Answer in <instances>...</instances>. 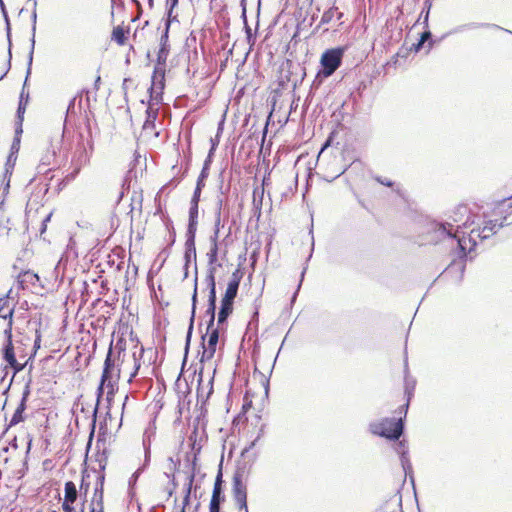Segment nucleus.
I'll use <instances>...</instances> for the list:
<instances>
[{
  "label": "nucleus",
  "mask_w": 512,
  "mask_h": 512,
  "mask_svg": "<svg viewBox=\"0 0 512 512\" xmlns=\"http://www.w3.org/2000/svg\"><path fill=\"white\" fill-rule=\"evenodd\" d=\"M56 156L55 150L47 151L40 160L39 165L37 166L38 174H46L51 170L50 166L53 163Z\"/></svg>",
  "instance_id": "obj_18"
},
{
  "label": "nucleus",
  "mask_w": 512,
  "mask_h": 512,
  "mask_svg": "<svg viewBox=\"0 0 512 512\" xmlns=\"http://www.w3.org/2000/svg\"><path fill=\"white\" fill-rule=\"evenodd\" d=\"M241 5H242V17L244 18V20H246V7L244 4V0L241 1Z\"/></svg>",
  "instance_id": "obj_51"
},
{
  "label": "nucleus",
  "mask_w": 512,
  "mask_h": 512,
  "mask_svg": "<svg viewBox=\"0 0 512 512\" xmlns=\"http://www.w3.org/2000/svg\"><path fill=\"white\" fill-rule=\"evenodd\" d=\"M218 250V246L211 245L209 251L206 254L208 259V274L206 277V281L208 284L215 283V273L217 270V266H221L220 264H217Z\"/></svg>",
  "instance_id": "obj_13"
},
{
  "label": "nucleus",
  "mask_w": 512,
  "mask_h": 512,
  "mask_svg": "<svg viewBox=\"0 0 512 512\" xmlns=\"http://www.w3.org/2000/svg\"><path fill=\"white\" fill-rule=\"evenodd\" d=\"M470 27H472V28L487 27V28H492V29H496V30H503V28H501L500 26H498L496 24H475L474 23V24H471ZM504 31L512 34V32L509 30L504 29Z\"/></svg>",
  "instance_id": "obj_33"
},
{
  "label": "nucleus",
  "mask_w": 512,
  "mask_h": 512,
  "mask_svg": "<svg viewBox=\"0 0 512 512\" xmlns=\"http://www.w3.org/2000/svg\"><path fill=\"white\" fill-rule=\"evenodd\" d=\"M0 7H1V11L3 13L5 22H6L8 40L10 41V30H11L10 29V21H9L8 13L6 11L5 4H4L3 0H0Z\"/></svg>",
  "instance_id": "obj_31"
},
{
  "label": "nucleus",
  "mask_w": 512,
  "mask_h": 512,
  "mask_svg": "<svg viewBox=\"0 0 512 512\" xmlns=\"http://www.w3.org/2000/svg\"><path fill=\"white\" fill-rule=\"evenodd\" d=\"M209 286V299H208V308L206 310V315L209 316V328L214 326L215 320V310H216V283L208 284Z\"/></svg>",
  "instance_id": "obj_16"
},
{
  "label": "nucleus",
  "mask_w": 512,
  "mask_h": 512,
  "mask_svg": "<svg viewBox=\"0 0 512 512\" xmlns=\"http://www.w3.org/2000/svg\"><path fill=\"white\" fill-rule=\"evenodd\" d=\"M210 158H211V155L209 154L208 158L205 160V163H204V167H206V171L208 170V167H209V164L211 161Z\"/></svg>",
  "instance_id": "obj_55"
},
{
  "label": "nucleus",
  "mask_w": 512,
  "mask_h": 512,
  "mask_svg": "<svg viewBox=\"0 0 512 512\" xmlns=\"http://www.w3.org/2000/svg\"><path fill=\"white\" fill-rule=\"evenodd\" d=\"M13 369V376L22 371L25 368L26 363L20 364L17 359H15L14 364H8Z\"/></svg>",
  "instance_id": "obj_35"
},
{
  "label": "nucleus",
  "mask_w": 512,
  "mask_h": 512,
  "mask_svg": "<svg viewBox=\"0 0 512 512\" xmlns=\"http://www.w3.org/2000/svg\"><path fill=\"white\" fill-rule=\"evenodd\" d=\"M113 40H115L119 45H124L125 43V32L124 29L120 26L114 28L112 34Z\"/></svg>",
  "instance_id": "obj_28"
},
{
  "label": "nucleus",
  "mask_w": 512,
  "mask_h": 512,
  "mask_svg": "<svg viewBox=\"0 0 512 512\" xmlns=\"http://www.w3.org/2000/svg\"><path fill=\"white\" fill-rule=\"evenodd\" d=\"M165 87V66H155L152 75V84L149 89L152 101L158 103L162 99V92Z\"/></svg>",
  "instance_id": "obj_7"
},
{
  "label": "nucleus",
  "mask_w": 512,
  "mask_h": 512,
  "mask_svg": "<svg viewBox=\"0 0 512 512\" xmlns=\"http://www.w3.org/2000/svg\"><path fill=\"white\" fill-rule=\"evenodd\" d=\"M452 222H433L430 225V231L433 233L432 240L435 242L449 240L456 243L459 249L460 257L466 256V237L465 232L461 230V226L457 225L454 229L455 223L459 222L458 218H452Z\"/></svg>",
  "instance_id": "obj_1"
},
{
  "label": "nucleus",
  "mask_w": 512,
  "mask_h": 512,
  "mask_svg": "<svg viewBox=\"0 0 512 512\" xmlns=\"http://www.w3.org/2000/svg\"><path fill=\"white\" fill-rule=\"evenodd\" d=\"M208 340L207 343L203 342V352L200 358V361L203 363L205 361L211 360L216 352V346L219 341V330L214 326L212 328L207 327ZM202 340L205 341V336H202Z\"/></svg>",
  "instance_id": "obj_8"
},
{
  "label": "nucleus",
  "mask_w": 512,
  "mask_h": 512,
  "mask_svg": "<svg viewBox=\"0 0 512 512\" xmlns=\"http://www.w3.org/2000/svg\"><path fill=\"white\" fill-rule=\"evenodd\" d=\"M432 37V34L430 31H425L421 34V37L419 39V41L416 43V44H413V47L412 49L415 51V52H418L420 51V49L423 47L424 43L428 40H430Z\"/></svg>",
  "instance_id": "obj_29"
},
{
  "label": "nucleus",
  "mask_w": 512,
  "mask_h": 512,
  "mask_svg": "<svg viewBox=\"0 0 512 512\" xmlns=\"http://www.w3.org/2000/svg\"><path fill=\"white\" fill-rule=\"evenodd\" d=\"M203 187H200V185H196L191 202L190 203H196L199 204L201 191Z\"/></svg>",
  "instance_id": "obj_34"
},
{
  "label": "nucleus",
  "mask_w": 512,
  "mask_h": 512,
  "mask_svg": "<svg viewBox=\"0 0 512 512\" xmlns=\"http://www.w3.org/2000/svg\"><path fill=\"white\" fill-rule=\"evenodd\" d=\"M13 314V307H9L6 303L0 306V318L7 320V323L11 321V327L13 326Z\"/></svg>",
  "instance_id": "obj_26"
},
{
  "label": "nucleus",
  "mask_w": 512,
  "mask_h": 512,
  "mask_svg": "<svg viewBox=\"0 0 512 512\" xmlns=\"http://www.w3.org/2000/svg\"><path fill=\"white\" fill-rule=\"evenodd\" d=\"M215 146H216V142H213L212 143V147H211L210 152H209L210 155H212L213 151L215 150Z\"/></svg>",
  "instance_id": "obj_61"
},
{
  "label": "nucleus",
  "mask_w": 512,
  "mask_h": 512,
  "mask_svg": "<svg viewBox=\"0 0 512 512\" xmlns=\"http://www.w3.org/2000/svg\"><path fill=\"white\" fill-rule=\"evenodd\" d=\"M208 176V172H206V167H203L198 179H197V183L196 185H200V187H204L205 186V179L207 178Z\"/></svg>",
  "instance_id": "obj_37"
},
{
  "label": "nucleus",
  "mask_w": 512,
  "mask_h": 512,
  "mask_svg": "<svg viewBox=\"0 0 512 512\" xmlns=\"http://www.w3.org/2000/svg\"><path fill=\"white\" fill-rule=\"evenodd\" d=\"M223 225L221 224V216H219V212H215V225H214V231L220 232V228Z\"/></svg>",
  "instance_id": "obj_43"
},
{
  "label": "nucleus",
  "mask_w": 512,
  "mask_h": 512,
  "mask_svg": "<svg viewBox=\"0 0 512 512\" xmlns=\"http://www.w3.org/2000/svg\"><path fill=\"white\" fill-rule=\"evenodd\" d=\"M219 236H220V232H218V231H213V234L210 236V244H211V245L218 246V239H219Z\"/></svg>",
  "instance_id": "obj_45"
},
{
  "label": "nucleus",
  "mask_w": 512,
  "mask_h": 512,
  "mask_svg": "<svg viewBox=\"0 0 512 512\" xmlns=\"http://www.w3.org/2000/svg\"><path fill=\"white\" fill-rule=\"evenodd\" d=\"M414 386H415L414 381H409L408 379H406L405 389H406V393L408 395V401L410 400L411 393H412L411 391L414 389Z\"/></svg>",
  "instance_id": "obj_40"
},
{
  "label": "nucleus",
  "mask_w": 512,
  "mask_h": 512,
  "mask_svg": "<svg viewBox=\"0 0 512 512\" xmlns=\"http://www.w3.org/2000/svg\"><path fill=\"white\" fill-rule=\"evenodd\" d=\"M25 110H26V104L23 102V93H22L20 101H19L18 109H17V117L20 122L23 121V115L25 113Z\"/></svg>",
  "instance_id": "obj_32"
},
{
  "label": "nucleus",
  "mask_w": 512,
  "mask_h": 512,
  "mask_svg": "<svg viewBox=\"0 0 512 512\" xmlns=\"http://www.w3.org/2000/svg\"><path fill=\"white\" fill-rule=\"evenodd\" d=\"M222 205H223V200H222V198L219 197L217 199L216 208H215V212H219V216H221Z\"/></svg>",
  "instance_id": "obj_48"
},
{
  "label": "nucleus",
  "mask_w": 512,
  "mask_h": 512,
  "mask_svg": "<svg viewBox=\"0 0 512 512\" xmlns=\"http://www.w3.org/2000/svg\"><path fill=\"white\" fill-rule=\"evenodd\" d=\"M369 431L390 440H398L403 433V422L401 419L384 418L380 421L371 422Z\"/></svg>",
  "instance_id": "obj_3"
},
{
  "label": "nucleus",
  "mask_w": 512,
  "mask_h": 512,
  "mask_svg": "<svg viewBox=\"0 0 512 512\" xmlns=\"http://www.w3.org/2000/svg\"><path fill=\"white\" fill-rule=\"evenodd\" d=\"M143 352H144V349L141 347L139 350V357L137 356V352H134L132 355L133 371L130 373L129 382L132 380V378H134L137 375V373L141 367L140 358L142 357Z\"/></svg>",
  "instance_id": "obj_25"
},
{
  "label": "nucleus",
  "mask_w": 512,
  "mask_h": 512,
  "mask_svg": "<svg viewBox=\"0 0 512 512\" xmlns=\"http://www.w3.org/2000/svg\"><path fill=\"white\" fill-rule=\"evenodd\" d=\"M51 217H52V213L50 212L49 214H47L45 216V218L42 220V225H41V228H40V235L42 236L45 231H46V228H47V223L51 220Z\"/></svg>",
  "instance_id": "obj_39"
},
{
  "label": "nucleus",
  "mask_w": 512,
  "mask_h": 512,
  "mask_svg": "<svg viewBox=\"0 0 512 512\" xmlns=\"http://www.w3.org/2000/svg\"><path fill=\"white\" fill-rule=\"evenodd\" d=\"M458 211H459V212H462V211H463L464 213H466V212H467V225H468V224H469V219H470V217H469V210H468V208H466L465 206H461V207H459V208H458Z\"/></svg>",
  "instance_id": "obj_50"
},
{
  "label": "nucleus",
  "mask_w": 512,
  "mask_h": 512,
  "mask_svg": "<svg viewBox=\"0 0 512 512\" xmlns=\"http://www.w3.org/2000/svg\"><path fill=\"white\" fill-rule=\"evenodd\" d=\"M375 180L378 183L382 184V185H385V186H388V187H392L393 186V182L391 180L387 179V178H382L380 176H377V177H375Z\"/></svg>",
  "instance_id": "obj_41"
},
{
  "label": "nucleus",
  "mask_w": 512,
  "mask_h": 512,
  "mask_svg": "<svg viewBox=\"0 0 512 512\" xmlns=\"http://www.w3.org/2000/svg\"><path fill=\"white\" fill-rule=\"evenodd\" d=\"M77 497L78 492L76 485L72 481L66 482L64 489V501L62 504V509L64 512H75L73 503L77 500Z\"/></svg>",
  "instance_id": "obj_11"
},
{
  "label": "nucleus",
  "mask_w": 512,
  "mask_h": 512,
  "mask_svg": "<svg viewBox=\"0 0 512 512\" xmlns=\"http://www.w3.org/2000/svg\"><path fill=\"white\" fill-rule=\"evenodd\" d=\"M220 504H221V502L210 501V505H209L210 512H220Z\"/></svg>",
  "instance_id": "obj_44"
},
{
  "label": "nucleus",
  "mask_w": 512,
  "mask_h": 512,
  "mask_svg": "<svg viewBox=\"0 0 512 512\" xmlns=\"http://www.w3.org/2000/svg\"><path fill=\"white\" fill-rule=\"evenodd\" d=\"M103 484H104V475H100L98 477V481L96 483L94 496L92 502H98L101 499L103 501Z\"/></svg>",
  "instance_id": "obj_27"
},
{
  "label": "nucleus",
  "mask_w": 512,
  "mask_h": 512,
  "mask_svg": "<svg viewBox=\"0 0 512 512\" xmlns=\"http://www.w3.org/2000/svg\"><path fill=\"white\" fill-rule=\"evenodd\" d=\"M395 449H396L397 453L400 454L401 465L403 467L405 474H407L408 471L412 469V467H411L410 460L408 458V447L406 445V442L399 441L396 444Z\"/></svg>",
  "instance_id": "obj_17"
},
{
  "label": "nucleus",
  "mask_w": 512,
  "mask_h": 512,
  "mask_svg": "<svg viewBox=\"0 0 512 512\" xmlns=\"http://www.w3.org/2000/svg\"><path fill=\"white\" fill-rule=\"evenodd\" d=\"M40 336H37V338L35 339V342H34V347L35 348H39L40 347Z\"/></svg>",
  "instance_id": "obj_53"
},
{
  "label": "nucleus",
  "mask_w": 512,
  "mask_h": 512,
  "mask_svg": "<svg viewBox=\"0 0 512 512\" xmlns=\"http://www.w3.org/2000/svg\"><path fill=\"white\" fill-rule=\"evenodd\" d=\"M29 394H30L29 387L26 386V388L23 392V395H22V399L9 422V427L15 426L24 420L23 413L26 409V402H27Z\"/></svg>",
  "instance_id": "obj_15"
},
{
  "label": "nucleus",
  "mask_w": 512,
  "mask_h": 512,
  "mask_svg": "<svg viewBox=\"0 0 512 512\" xmlns=\"http://www.w3.org/2000/svg\"><path fill=\"white\" fill-rule=\"evenodd\" d=\"M99 467H100L101 470H104L105 464H102V462H99Z\"/></svg>",
  "instance_id": "obj_62"
},
{
  "label": "nucleus",
  "mask_w": 512,
  "mask_h": 512,
  "mask_svg": "<svg viewBox=\"0 0 512 512\" xmlns=\"http://www.w3.org/2000/svg\"><path fill=\"white\" fill-rule=\"evenodd\" d=\"M459 269L463 272V269H464V265L462 263H459Z\"/></svg>",
  "instance_id": "obj_63"
},
{
  "label": "nucleus",
  "mask_w": 512,
  "mask_h": 512,
  "mask_svg": "<svg viewBox=\"0 0 512 512\" xmlns=\"http://www.w3.org/2000/svg\"><path fill=\"white\" fill-rule=\"evenodd\" d=\"M241 278H242V274H241L240 270L237 269L236 271L233 272L231 280L229 281V283H235V285L239 286Z\"/></svg>",
  "instance_id": "obj_36"
},
{
  "label": "nucleus",
  "mask_w": 512,
  "mask_h": 512,
  "mask_svg": "<svg viewBox=\"0 0 512 512\" xmlns=\"http://www.w3.org/2000/svg\"><path fill=\"white\" fill-rule=\"evenodd\" d=\"M15 161H16V156L13 154V152H10L8 159H7L6 166H10V165L13 166Z\"/></svg>",
  "instance_id": "obj_47"
},
{
  "label": "nucleus",
  "mask_w": 512,
  "mask_h": 512,
  "mask_svg": "<svg viewBox=\"0 0 512 512\" xmlns=\"http://www.w3.org/2000/svg\"><path fill=\"white\" fill-rule=\"evenodd\" d=\"M210 158H211V155L209 154L208 158L205 160V163H204V167H206V171L208 170V167H209V164L211 161Z\"/></svg>",
  "instance_id": "obj_54"
},
{
  "label": "nucleus",
  "mask_w": 512,
  "mask_h": 512,
  "mask_svg": "<svg viewBox=\"0 0 512 512\" xmlns=\"http://www.w3.org/2000/svg\"><path fill=\"white\" fill-rule=\"evenodd\" d=\"M143 443H144V447H145V457L147 460L149 457V445L146 444L145 440L143 441Z\"/></svg>",
  "instance_id": "obj_52"
},
{
  "label": "nucleus",
  "mask_w": 512,
  "mask_h": 512,
  "mask_svg": "<svg viewBox=\"0 0 512 512\" xmlns=\"http://www.w3.org/2000/svg\"><path fill=\"white\" fill-rule=\"evenodd\" d=\"M199 204L190 203L189 223L186 234H196L198 225Z\"/></svg>",
  "instance_id": "obj_19"
},
{
  "label": "nucleus",
  "mask_w": 512,
  "mask_h": 512,
  "mask_svg": "<svg viewBox=\"0 0 512 512\" xmlns=\"http://www.w3.org/2000/svg\"><path fill=\"white\" fill-rule=\"evenodd\" d=\"M140 473H141V469H138V470H136V471L132 474V476H131V477H130V479H129V486H130V487L136 484V482H137V480H138V477H139Z\"/></svg>",
  "instance_id": "obj_42"
},
{
  "label": "nucleus",
  "mask_w": 512,
  "mask_h": 512,
  "mask_svg": "<svg viewBox=\"0 0 512 512\" xmlns=\"http://www.w3.org/2000/svg\"><path fill=\"white\" fill-rule=\"evenodd\" d=\"M99 82H100V77L98 76L96 81H95V86H97V84H99Z\"/></svg>",
  "instance_id": "obj_64"
},
{
  "label": "nucleus",
  "mask_w": 512,
  "mask_h": 512,
  "mask_svg": "<svg viewBox=\"0 0 512 512\" xmlns=\"http://www.w3.org/2000/svg\"><path fill=\"white\" fill-rule=\"evenodd\" d=\"M343 55V48L327 49L321 56L320 63L322 70L318 72V76H323L324 78L330 77L340 67Z\"/></svg>",
  "instance_id": "obj_5"
},
{
  "label": "nucleus",
  "mask_w": 512,
  "mask_h": 512,
  "mask_svg": "<svg viewBox=\"0 0 512 512\" xmlns=\"http://www.w3.org/2000/svg\"><path fill=\"white\" fill-rule=\"evenodd\" d=\"M91 505L92 508L90 512H104L103 501H101V499L98 500V502H92Z\"/></svg>",
  "instance_id": "obj_38"
},
{
  "label": "nucleus",
  "mask_w": 512,
  "mask_h": 512,
  "mask_svg": "<svg viewBox=\"0 0 512 512\" xmlns=\"http://www.w3.org/2000/svg\"><path fill=\"white\" fill-rule=\"evenodd\" d=\"M178 4V0H171L170 1V9L168 12V16L171 17L173 8Z\"/></svg>",
  "instance_id": "obj_49"
},
{
  "label": "nucleus",
  "mask_w": 512,
  "mask_h": 512,
  "mask_svg": "<svg viewBox=\"0 0 512 512\" xmlns=\"http://www.w3.org/2000/svg\"><path fill=\"white\" fill-rule=\"evenodd\" d=\"M212 381H213V377L209 380V383H208V384H209V386H210V389H209V393H208V394H210V393L212 392V389H213V387H212Z\"/></svg>",
  "instance_id": "obj_60"
},
{
  "label": "nucleus",
  "mask_w": 512,
  "mask_h": 512,
  "mask_svg": "<svg viewBox=\"0 0 512 512\" xmlns=\"http://www.w3.org/2000/svg\"><path fill=\"white\" fill-rule=\"evenodd\" d=\"M246 33H247L248 39H250V37H251V28L249 26H247V25H246Z\"/></svg>",
  "instance_id": "obj_58"
},
{
  "label": "nucleus",
  "mask_w": 512,
  "mask_h": 512,
  "mask_svg": "<svg viewBox=\"0 0 512 512\" xmlns=\"http://www.w3.org/2000/svg\"><path fill=\"white\" fill-rule=\"evenodd\" d=\"M176 17H169L166 22V27L163 35L160 38V48L157 53V64L156 66H166V60L169 54V45H168V32L170 28V23L172 20H175Z\"/></svg>",
  "instance_id": "obj_10"
},
{
  "label": "nucleus",
  "mask_w": 512,
  "mask_h": 512,
  "mask_svg": "<svg viewBox=\"0 0 512 512\" xmlns=\"http://www.w3.org/2000/svg\"><path fill=\"white\" fill-rule=\"evenodd\" d=\"M196 302H197V283L195 282L194 292L192 295V313H191L190 325H189L187 337H186V350L189 347V343H190V339H191V335H192L193 323H194L195 312H196Z\"/></svg>",
  "instance_id": "obj_21"
},
{
  "label": "nucleus",
  "mask_w": 512,
  "mask_h": 512,
  "mask_svg": "<svg viewBox=\"0 0 512 512\" xmlns=\"http://www.w3.org/2000/svg\"><path fill=\"white\" fill-rule=\"evenodd\" d=\"M233 303L225 302L221 300V307L218 313V325L224 324L228 318V316L232 313Z\"/></svg>",
  "instance_id": "obj_22"
},
{
  "label": "nucleus",
  "mask_w": 512,
  "mask_h": 512,
  "mask_svg": "<svg viewBox=\"0 0 512 512\" xmlns=\"http://www.w3.org/2000/svg\"><path fill=\"white\" fill-rule=\"evenodd\" d=\"M19 142H20L19 138H18V137H16V138L14 139L13 143H12V146H11V152H13V154H14V155H15V153H17V152H18V150H19Z\"/></svg>",
  "instance_id": "obj_46"
},
{
  "label": "nucleus",
  "mask_w": 512,
  "mask_h": 512,
  "mask_svg": "<svg viewBox=\"0 0 512 512\" xmlns=\"http://www.w3.org/2000/svg\"><path fill=\"white\" fill-rule=\"evenodd\" d=\"M112 354L113 349L112 347H110L104 362V368L101 376L100 385L98 386L97 389V403L93 411L94 417H96L98 404L100 402V398L104 394V389H107L106 398L108 402H110L112 400V397L114 396L116 380L119 378L121 370L116 368L114 360L112 359Z\"/></svg>",
  "instance_id": "obj_2"
},
{
  "label": "nucleus",
  "mask_w": 512,
  "mask_h": 512,
  "mask_svg": "<svg viewBox=\"0 0 512 512\" xmlns=\"http://www.w3.org/2000/svg\"><path fill=\"white\" fill-rule=\"evenodd\" d=\"M115 348H119L118 357H120L121 352H123V351H124V349H123V348H122V346L120 345V342L116 343Z\"/></svg>",
  "instance_id": "obj_56"
},
{
  "label": "nucleus",
  "mask_w": 512,
  "mask_h": 512,
  "mask_svg": "<svg viewBox=\"0 0 512 512\" xmlns=\"http://www.w3.org/2000/svg\"><path fill=\"white\" fill-rule=\"evenodd\" d=\"M195 236L196 234H186L185 241V277H187V268L192 259L196 260V247H195Z\"/></svg>",
  "instance_id": "obj_14"
},
{
  "label": "nucleus",
  "mask_w": 512,
  "mask_h": 512,
  "mask_svg": "<svg viewBox=\"0 0 512 512\" xmlns=\"http://www.w3.org/2000/svg\"><path fill=\"white\" fill-rule=\"evenodd\" d=\"M18 281L23 289L30 288L34 293H39L41 290L45 289V280L37 273L30 270L20 273Z\"/></svg>",
  "instance_id": "obj_9"
},
{
  "label": "nucleus",
  "mask_w": 512,
  "mask_h": 512,
  "mask_svg": "<svg viewBox=\"0 0 512 512\" xmlns=\"http://www.w3.org/2000/svg\"><path fill=\"white\" fill-rule=\"evenodd\" d=\"M337 13L338 14V19L341 18L342 16V13L340 12H337V8H331L329 9L328 11H326L323 15H322V22L324 23H328L331 21V19L333 18L334 16V13Z\"/></svg>",
  "instance_id": "obj_30"
},
{
  "label": "nucleus",
  "mask_w": 512,
  "mask_h": 512,
  "mask_svg": "<svg viewBox=\"0 0 512 512\" xmlns=\"http://www.w3.org/2000/svg\"><path fill=\"white\" fill-rule=\"evenodd\" d=\"M21 126H22V122H20V121H19V127H18V128H16V134H19V133H21V132H22V128H21Z\"/></svg>",
  "instance_id": "obj_59"
},
{
  "label": "nucleus",
  "mask_w": 512,
  "mask_h": 512,
  "mask_svg": "<svg viewBox=\"0 0 512 512\" xmlns=\"http://www.w3.org/2000/svg\"><path fill=\"white\" fill-rule=\"evenodd\" d=\"M4 336L6 338V342L2 349L3 359L8 364H14L16 356H15L14 347H13V343H12L11 321L7 323V325L4 329Z\"/></svg>",
  "instance_id": "obj_12"
},
{
  "label": "nucleus",
  "mask_w": 512,
  "mask_h": 512,
  "mask_svg": "<svg viewBox=\"0 0 512 512\" xmlns=\"http://www.w3.org/2000/svg\"><path fill=\"white\" fill-rule=\"evenodd\" d=\"M239 286L235 285V283H228L224 297L222 300L225 302H234V299L237 296Z\"/></svg>",
  "instance_id": "obj_24"
},
{
  "label": "nucleus",
  "mask_w": 512,
  "mask_h": 512,
  "mask_svg": "<svg viewBox=\"0 0 512 512\" xmlns=\"http://www.w3.org/2000/svg\"><path fill=\"white\" fill-rule=\"evenodd\" d=\"M258 439H259V436H258L254 441H252V442H251V444L249 445V447H248V448H246L244 451H248V449H251V448L255 445V443H256V441H257Z\"/></svg>",
  "instance_id": "obj_57"
},
{
  "label": "nucleus",
  "mask_w": 512,
  "mask_h": 512,
  "mask_svg": "<svg viewBox=\"0 0 512 512\" xmlns=\"http://www.w3.org/2000/svg\"><path fill=\"white\" fill-rule=\"evenodd\" d=\"M501 227L503 222L498 223L494 220L484 222L483 227L472 228L466 238V255L468 256L477 244V240L483 241L494 235Z\"/></svg>",
  "instance_id": "obj_4"
},
{
  "label": "nucleus",
  "mask_w": 512,
  "mask_h": 512,
  "mask_svg": "<svg viewBox=\"0 0 512 512\" xmlns=\"http://www.w3.org/2000/svg\"><path fill=\"white\" fill-rule=\"evenodd\" d=\"M243 474L236 472L233 476V497L240 510L247 512V488L243 483Z\"/></svg>",
  "instance_id": "obj_6"
},
{
  "label": "nucleus",
  "mask_w": 512,
  "mask_h": 512,
  "mask_svg": "<svg viewBox=\"0 0 512 512\" xmlns=\"http://www.w3.org/2000/svg\"><path fill=\"white\" fill-rule=\"evenodd\" d=\"M36 7H37V0H34L33 11H32V15H31L32 23H33L32 24L31 50L29 52V57H28L27 75L30 74V69H31L32 61H33V52H34V47H35V32H36V20H37Z\"/></svg>",
  "instance_id": "obj_20"
},
{
  "label": "nucleus",
  "mask_w": 512,
  "mask_h": 512,
  "mask_svg": "<svg viewBox=\"0 0 512 512\" xmlns=\"http://www.w3.org/2000/svg\"><path fill=\"white\" fill-rule=\"evenodd\" d=\"M221 484H222V474H221V472H219L217 475L215 484H214L213 493H212V497H211L210 501L222 502L224 500V497L222 496Z\"/></svg>",
  "instance_id": "obj_23"
}]
</instances>
